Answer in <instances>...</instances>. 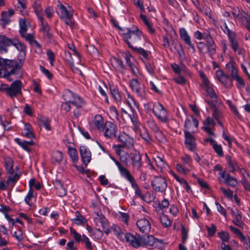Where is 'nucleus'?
I'll return each mask as SVG.
<instances>
[{"label": "nucleus", "instance_id": "f257e3e1", "mask_svg": "<svg viewBox=\"0 0 250 250\" xmlns=\"http://www.w3.org/2000/svg\"><path fill=\"white\" fill-rule=\"evenodd\" d=\"M25 57V52H19L17 61L0 57V66H2V70L0 71V77L6 78L16 76L21 70Z\"/></svg>", "mask_w": 250, "mask_h": 250}, {"label": "nucleus", "instance_id": "f03ea898", "mask_svg": "<svg viewBox=\"0 0 250 250\" xmlns=\"http://www.w3.org/2000/svg\"><path fill=\"white\" fill-rule=\"evenodd\" d=\"M117 27L119 28L120 33L124 41L130 48L134 47L133 44H139L141 42L142 38V33L137 27H133L132 28H121L118 26Z\"/></svg>", "mask_w": 250, "mask_h": 250}, {"label": "nucleus", "instance_id": "7ed1b4c3", "mask_svg": "<svg viewBox=\"0 0 250 250\" xmlns=\"http://www.w3.org/2000/svg\"><path fill=\"white\" fill-rule=\"evenodd\" d=\"M58 14L61 20L64 23L70 26L73 27L75 22L73 20V10L70 6H65L62 3H59L58 5Z\"/></svg>", "mask_w": 250, "mask_h": 250}, {"label": "nucleus", "instance_id": "20e7f679", "mask_svg": "<svg viewBox=\"0 0 250 250\" xmlns=\"http://www.w3.org/2000/svg\"><path fill=\"white\" fill-rule=\"evenodd\" d=\"M22 83L20 80L13 82L8 86L6 84H0V91L5 92L6 94L12 98L21 95Z\"/></svg>", "mask_w": 250, "mask_h": 250}, {"label": "nucleus", "instance_id": "39448f33", "mask_svg": "<svg viewBox=\"0 0 250 250\" xmlns=\"http://www.w3.org/2000/svg\"><path fill=\"white\" fill-rule=\"evenodd\" d=\"M5 168L8 174H9L8 179L7 180V184L10 183H14L17 181L20 177L19 171L17 167L16 168L17 169V171L15 172L13 169V160L12 158L9 157H6L4 159Z\"/></svg>", "mask_w": 250, "mask_h": 250}, {"label": "nucleus", "instance_id": "423d86ee", "mask_svg": "<svg viewBox=\"0 0 250 250\" xmlns=\"http://www.w3.org/2000/svg\"><path fill=\"white\" fill-rule=\"evenodd\" d=\"M152 111L156 118L163 123L168 121V114L167 109L159 103H154L152 107Z\"/></svg>", "mask_w": 250, "mask_h": 250}, {"label": "nucleus", "instance_id": "0eeeda50", "mask_svg": "<svg viewBox=\"0 0 250 250\" xmlns=\"http://www.w3.org/2000/svg\"><path fill=\"white\" fill-rule=\"evenodd\" d=\"M63 96L65 101L71 103L77 108H81L85 105L84 100L80 96L69 90L66 91Z\"/></svg>", "mask_w": 250, "mask_h": 250}, {"label": "nucleus", "instance_id": "6e6552de", "mask_svg": "<svg viewBox=\"0 0 250 250\" xmlns=\"http://www.w3.org/2000/svg\"><path fill=\"white\" fill-rule=\"evenodd\" d=\"M234 20L245 24L250 30V16L245 12H241L238 8H234L231 11Z\"/></svg>", "mask_w": 250, "mask_h": 250}, {"label": "nucleus", "instance_id": "1a4fd4ad", "mask_svg": "<svg viewBox=\"0 0 250 250\" xmlns=\"http://www.w3.org/2000/svg\"><path fill=\"white\" fill-rule=\"evenodd\" d=\"M118 140L123 148L132 149L134 147V140L132 137L127 134L124 131L120 132L118 136Z\"/></svg>", "mask_w": 250, "mask_h": 250}, {"label": "nucleus", "instance_id": "9d476101", "mask_svg": "<svg viewBox=\"0 0 250 250\" xmlns=\"http://www.w3.org/2000/svg\"><path fill=\"white\" fill-rule=\"evenodd\" d=\"M112 148L117 155L119 156L120 161L123 163L126 166L130 165L129 158L130 157V155L124 150L125 148H123V146L120 145H113Z\"/></svg>", "mask_w": 250, "mask_h": 250}, {"label": "nucleus", "instance_id": "9b49d317", "mask_svg": "<svg viewBox=\"0 0 250 250\" xmlns=\"http://www.w3.org/2000/svg\"><path fill=\"white\" fill-rule=\"evenodd\" d=\"M153 189L157 192H164L167 186L166 179L162 176H155L152 181Z\"/></svg>", "mask_w": 250, "mask_h": 250}, {"label": "nucleus", "instance_id": "f8f14e48", "mask_svg": "<svg viewBox=\"0 0 250 250\" xmlns=\"http://www.w3.org/2000/svg\"><path fill=\"white\" fill-rule=\"evenodd\" d=\"M104 135L106 138H112L116 136L118 128L115 124L110 121H106L104 126Z\"/></svg>", "mask_w": 250, "mask_h": 250}, {"label": "nucleus", "instance_id": "ddd939ff", "mask_svg": "<svg viewBox=\"0 0 250 250\" xmlns=\"http://www.w3.org/2000/svg\"><path fill=\"white\" fill-rule=\"evenodd\" d=\"M124 239L135 248L142 246V236L138 234L133 235L130 233H126L124 235Z\"/></svg>", "mask_w": 250, "mask_h": 250}, {"label": "nucleus", "instance_id": "4468645a", "mask_svg": "<svg viewBox=\"0 0 250 250\" xmlns=\"http://www.w3.org/2000/svg\"><path fill=\"white\" fill-rule=\"evenodd\" d=\"M130 158L132 161L133 169L136 171H141L143 167V163L140 152L137 150L131 152L130 153Z\"/></svg>", "mask_w": 250, "mask_h": 250}, {"label": "nucleus", "instance_id": "2eb2a0df", "mask_svg": "<svg viewBox=\"0 0 250 250\" xmlns=\"http://www.w3.org/2000/svg\"><path fill=\"white\" fill-rule=\"evenodd\" d=\"M146 245L161 248L164 246V242L162 240L156 239L153 235H150L146 237H142V246Z\"/></svg>", "mask_w": 250, "mask_h": 250}, {"label": "nucleus", "instance_id": "dca6fc26", "mask_svg": "<svg viewBox=\"0 0 250 250\" xmlns=\"http://www.w3.org/2000/svg\"><path fill=\"white\" fill-rule=\"evenodd\" d=\"M34 11L40 20L42 29L45 32H47L49 30V27L47 24H44L43 22V12L42 8L41 6V3L38 1H36L33 5Z\"/></svg>", "mask_w": 250, "mask_h": 250}, {"label": "nucleus", "instance_id": "f3484780", "mask_svg": "<svg viewBox=\"0 0 250 250\" xmlns=\"http://www.w3.org/2000/svg\"><path fill=\"white\" fill-rule=\"evenodd\" d=\"M184 134L186 147L189 150L194 151L196 148V142L194 137L187 130L184 131Z\"/></svg>", "mask_w": 250, "mask_h": 250}, {"label": "nucleus", "instance_id": "a211bd4d", "mask_svg": "<svg viewBox=\"0 0 250 250\" xmlns=\"http://www.w3.org/2000/svg\"><path fill=\"white\" fill-rule=\"evenodd\" d=\"M180 36L188 45V48L192 52H194L195 49L194 44L192 43L190 37L188 35L187 30L184 28H181L179 30Z\"/></svg>", "mask_w": 250, "mask_h": 250}, {"label": "nucleus", "instance_id": "6ab92c4d", "mask_svg": "<svg viewBox=\"0 0 250 250\" xmlns=\"http://www.w3.org/2000/svg\"><path fill=\"white\" fill-rule=\"evenodd\" d=\"M180 36L188 45V48L192 52H194L195 49L194 44L192 43L190 37L188 35L187 30L184 28H181L179 30Z\"/></svg>", "mask_w": 250, "mask_h": 250}, {"label": "nucleus", "instance_id": "aec40b11", "mask_svg": "<svg viewBox=\"0 0 250 250\" xmlns=\"http://www.w3.org/2000/svg\"><path fill=\"white\" fill-rule=\"evenodd\" d=\"M19 24L21 35L26 40L31 41L33 39L32 35L26 33L29 25L28 21L25 19H21L20 21Z\"/></svg>", "mask_w": 250, "mask_h": 250}, {"label": "nucleus", "instance_id": "412c9836", "mask_svg": "<svg viewBox=\"0 0 250 250\" xmlns=\"http://www.w3.org/2000/svg\"><path fill=\"white\" fill-rule=\"evenodd\" d=\"M219 174L220 176L219 177V180L220 181L227 184L229 186L231 187H234L237 184V182L236 179L233 177H231L225 171L220 172Z\"/></svg>", "mask_w": 250, "mask_h": 250}, {"label": "nucleus", "instance_id": "4be33fe9", "mask_svg": "<svg viewBox=\"0 0 250 250\" xmlns=\"http://www.w3.org/2000/svg\"><path fill=\"white\" fill-rule=\"evenodd\" d=\"M13 41L5 35L0 34V53H5L7 52V47L11 46Z\"/></svg>", "mask_w": 250, "mask_h": 250}, {"label": "nucleus", "instance_id": "5701e85b", "mask_svg": "<svg viewBox=\"0 0 250 250\" xmlns=\"http://www.w3.org/2000/svg\"><path fill=\"white\" fill-rule=\"evenodd\" d=\"M125 58L126 63L130 66L132 73L133 74L135 77H139V72L137 68H136L132 63V61L134 60V58L131 55L128 51H125L123 55Z\"/></svg>", "mask_w": 250, "mask_h": 250}, {"label": "nucleus", "instance_id": "b1692460", "mask_svg": "<svg viewBox=\"0 0 250 250\" xmlns=\"http://www.w3.org/2000/svg\"><path fill=\"white\" fill-rule=\"evenodd\" d=\"M212 86L208 79H204L201 84V86L207 92L208 95L213 100H216V95Z\"/></svg>", "mask_w": 250, "mask_h": 250}, {"label": "nucleus", "instance_id": "393cba45", "mask_svg": "<svg viewBox=\"0 0 250 250\" xmlns=\"http://www.w3.org/2000/svg\"><path fill=\"white\" fill-rule=\"evenodd\" d=\"M136 225L140 231L143 233L148 232L151 228L149 221L145 218L138 220Z\"/></svg>", "mask_w": 250, "mask_h": 250}, {"label": "nucleus", "instance_id": "a878e982", "mask_svg": "<svg viewBox=\"0 0 250 250\" xmlns=\"http://www.w3.org/2000/svg\"><path fill=\"white\" fill-rule=\"evenodd\" d=\"M125 178L131 183L132 188L135 190L136 195L139 196L142 200L145 201V196L142 194L141 190L140 189L138 186V185L135 182V180L131 173L129 174Z\"/></svg>", "mask_w": 250, "mask_h": 250}, {"label": "nucleus", "instance_id": "bb28decb", "mask_svg": "<svg viewBox=\"0 0 250 250\" xmlns=\"http://www.w3.org/2000/svg\"><path fill=\"white\" fill-rule=\"evenodd\" d=\"M80 152L83 164L87 165L91 160V154L89 150L84 146H81Z\"/></svg>", "mask_w": 250, "mask_h": 250}, {"label": "nucleus", "instance_id": "cd10ccee", "mask_svg": "<svg viewBox=\"0 0 250 250\" xmlns=\"http://www.w3.org/2000/svg\"><path fill=\"white\" fill-rule=\"evenodd\" d=\"M230 213L233 216V223L238 227L242 228L243 226V222L240 212L237 209H231Z\"/></svg>", "mask_w": 250, "mask_h": 250}, {"label": "nucleus", "instance_id": "c85d7f7f", "mask_svg": "<svg viewBox=\"0 0 250 250\" xmlns=\"http://www.w3.org/2000/svg\"><path fill=\"white\" fill-rule=\"evenodd\" d=\"M203 124V129L209 135H214V133L211 129L212 127L215 125L214 121L211 117H208L204 120Z\"/></svg>", "mask_w": 250, "mask_h": 250}, {"label": "nucleus", "instance_id": "c756f323", "mask_svg": "<svg viewBox=\"0 0 250 250\" xmlns=\"http://www.w3.org/2000/svg\"><path fill=\"white\" fill-rule=\"evenodd\" d=\"M92 124L100 131H104V120L101 115H96L95 116Z\"/></svg>", "mask_w": 250, "mask_h": 250}, {"label": "nucleus", "instance_id": "7c9ffc66", "mask_svg": "<svg viewBox=\"0 0 250 250\" xmlns=\"http://www.w3.org/2000/svg\"><path fill=\"white\" fill-rule=\"evenodd\" d=\"M229 40L234 51L239 55L243 54V50L239 46L238 42L235 35H230Z\"/></svg>", "mask_w": 250, "mask_h": 250}, {"label": "nucleus", "instance_id": "2f4dec72", "mask_svg": "<svg viewBox=\"0 0 250 250\" xmlns=\"http://www.w3.org/2000/svg\"><path fill=\"white\" fill-rule=\"evenodd\" d=\"M226 159L229 167L232 171L240 170L241 172V169L244 168L241 167L235 160L232 159L230 156H227Z\"/></svg>", "mask_w": 250, "mask_h": 250}, {"label": "nucleus", "instance_id": "473e14b6", "mask_svg": "<svg viewBox=\"0 0 250 250\" xmlns=\"http://www.w3.org/2000/svg\"><path fill=\"white\" fill-rule=\"evenodd\" d=\"M241 173L243 175V179L241 182L244 186V188L247 190L250 189V176L246 172L244 168L241 169Z\"/></svg>", "mask_w": 250, "mask_h": 250}, {"label": "nucleus", "instance_id": "72a5a7b5", "mask_svg": "<svg viewBox=\"0 0 250 250\" xmlns=\"http://www.w3.org/2000/svg\"><path fill=\"white\" fill-rule=\"evenodd\" d=\"M111 159L114 161L116 165L117 166L118 169L120 172L121 175L124 178L130 174V172L126 168L124 167L121 164L115 160L113 157H111Z\"/></svg>", "mask_w": 250, "mask_h": 250}, {"label": "nucleus", "instance_id": "f704fd0d", "mask_svg": "<svg viewBox=\"0 0 250 250\" xmlns=\"http://www.w3.org/2000/svg\"><path fill=\"white\" fill-rule=\"evenodd\" d=\"M72 222L76 225L79 226L86 223L87 221L79 212L77 211L75 212V217L71 219Z\"/></svg>", "mask_w": 250, "mask_h": 250}, {"label": "nucleus", "instance_id": "c9c22d12", "mask_svg": "<svg viewBox=\"0 0 250 250\" xmlns=\"http://www.w3.org/2000/svg\"><path fill=\"white\" fill-rule=\"evenodd\" d=\"M130 85L132 90L137 93L138 95H140V92L142 87L138 80L132 79L130 81Z\"/></svg>", "mask_w": 250, "mask_h": 250}, {"label": "nucleus", "instance_id": "e433bc0d", "mask_svg": "<svg viewBox=\"0 0 250 250\" xmlns=\"http://www.w3.org/2000/svg\"><path fill=\"white\" fill-rule=\"evenodd\" d=\"M36 196L34 193L33 189H30L24 198V202L30 207L33 205V200L36 199Z\"/></svg>", "mask_w": 250, "mask_h": 250}, {"label": "nucleus", "instance_id": "4c0bfd02", "mask_svg": "<svg viewBox=\"0 0 250 250\" xmlns=\"http://www.w3.org/2000/svg\"><path fill=\"white\" fill-rule=\"evenodd\" d=\"M226 68L231 73L232 78H239L237 75V71L232 62H229L226 64Z\"/></svg>", "mask_w": 250, "mask_h": 250}, {"label": "nucleus", "instance_id": "58836bf2", "mask_svg": "<svg viewBox=\"0 0 250 250\" xmlns=\"http://www.w3.org/2000/svg\"><path fill=\"white\" fill-rule=\"evenodd\" d=\"M111 65L117 70L120 71H122L123 69V62L115 57H112L110 59Z\"/></svg>", "mask_w": 250, "mask_h": 250}, {"label": "nucleus", "instance_id": "ea45409f", "mask_svg": "<svg viewBox=\"0 0 250 250\" xmlns=\"http://www.w3.org/2000/svg\"><path fill=\"white\" fill-rule=\"evenodd\" d=\"M68 153L72 161L76 163L78 160V154L77 150L70 147H68Z\"/></svg>", "mask_w": 250, "mask_h": 250}, {"label": "nucleus", "instance_id": "a19ab883", "mask_svg": "<svg viewBox=\"0 0 250 250\" xmlns=\"http://www.w3.org/2000/svg\"><path fill=\"white\" fill-rule=\"evenodd\" d=\"M140 17H141V19L143 20L144 24L147 27L148 32L151 34H154L155 33V29L153 28L151 24L149 22L146 16L143 14H141Z\"/></svg>", "mask_w": 250, "mask_h": 250}, {"label": "nucleus", "instance_id": "79ce46f5", "mask_svg": "<svg viewBox=\"0 0 250 250\" xmlns=\"http://www.w3.org/2000/svg\"><path fill=\"white\" fill-rule=\"evenodd\" d=\"M70 233L77 243H80L81 241H82L83 239V235L82 236L73 228H70Z\"/></svg>", "mask_w": 250, "mask_h": 250}, {"label": "nucleus", "instance_id": "37998d69", "mask_svg": "<svg viewBox=\"0 0 250 250\" xmlns=\"http://www.w3.org/2000/svg\"><path fill=\"white\" fill-rule=\"evenodd\" d=\"M30 128L31 126L29 125L25 124L24 129L22 132V135L24 136L29 139L34 138V135L30 130Z\"/></svg>", "mask_w": 250, "mask_h": 250}, {"label": "nucleus", "instance_id": "c03bdc74", "mask_svg": "<svg viewBox=\"0 0 250 250\" xmlns=\"http://www.w3.org/2000/svg\"><path fill=\"white\" fill-rule=\"evenodd\" d=\"M10 17L6 12H2L1 14V24L2 26L4 28L5 26L9 24L10 22Z\"/></svg>", "mask_w": 250, "mask_h": 250}, {"label": "nucleus", "instance_id": "a18cd8bd", "mask_svg": "<svg viewBox=\"0 0 250 250\" xmlns=\"http://www.w3.org/2000/svg\"><path fill=\"white\" fill-rule=\"evenodd\" d=\"M154 161L156 166L161 169L165 168L167 167V164L162 158L159 156H156L154 158Z\"/></svg>", "mask_w": 250, "mask_h": 250}, {"label": "nucleus", "instance_id": "49530a36", "mask_svg": "<svg viewBox=\"0 0 250 250\" xmlns=\"http://www.w3.org/2000/svg\"><path fill=\"white\" fill-rule=\"evenodd\" d=\"M126 99V102L129 106V107L130 108L131 110L133 111L135 107H137V105L136 103L135 102V101L133 99V98L130 95L128 94L127 95Z\"/></svg>", "mask_w": 250, "mask_h": 250}, {"label": "nucleus", "instance_id": "de8ad7c7", "mask_svg": "<svg viewBox=\"0 0 250 250\" xmlns=\"http://www.w3.org/2000/svg\"><path fill=\"white\" fill-rule=\"evenodd\" d=\"M217 234L218 237L222 241V243H225V242H227L229 241V235L227 232L221 231L218 232Z\"/></svg>", "mask_w": 250, "mask_h": 250}, {"label": "nucleus", "instance_id": "09e8293b", "mask_svg": "<svg viewBox=\"0 0 250 250\" xmlns=\"http://www.w3.org/2000/svg\"><path fill=\"white\" fill-rule=\"evenodd\" d=\"M52 159L56 162L59 163L63 159L62 153L59 151H56L53 152L52 154Z\"/></svg>", "mask_w": 250, "mask_h": 250}, {"label": "nucleus", "instance_id": "8fccbe9b", "mask_svg": "<svg viewBox=\"0 0 250 250\" xmlns=\"http://www.w3.org/2000/svg\"><path fill=\"white\" fill-rule=\"evenodd\" d=\"M212 116L217 121L218 124L220 125H222L221 122L220 121L222 115L221 112L218 110L215 107H213V111L212 114Z\"/></svg>", "mask_w": 250, "mask_h": 250}, {"label": "nucleus", "instance_id": "3c124183", "mask_svg": "<svg viewBox=\"0 0 250 250\" xmlns=\"http://www.w3.org/2000/svg\"><path fill=\"white\" fill-rule=\"evenodd\" d=\"M239 239L244 246L247 248L250 249V237L249 236H245L243 234Z\"/></svg>", "mask_w": 250, "mask_h": 250}, {"label": "nucleus", "instance_id": "603ef678", "mask_svg": "<svg viewBox=\"0 0 250 250\" xmlns=\"http://www.w3.org/2000/svg\"><path fill=\"white\" fill-rule=\"evenodd\" d=\"M109 114L110 117L112 120L117 119L118 118V112L114 106H111L109 108Z\"/></svg>", "mask_w": 250, "mask_h": 250}, {"label": "nucleus", "instance_id": "864d4df0", "mask_svg": "<svg viewBox=\"0 0 250 250\" xmlns=\"http://www.w3.org/2000/svg\"><path fill=\"white\" fill-rule=\"evenodd\" d=\"M111 228L114 230L115 235H117L120 239L123 240H124V235H125V233L121 232L119 227L113 226Z\"/></svg>", "mask_w": 250, "mask_h": 250}, {"label": "nucleus", "instance_id": "5fc2aeb1", "mask_svg": "<svg viewBox=\"0 0 250 250\" xmlns=\"http://www.w3.org/2000/svg\"><path fill=\"white\" fill-rule=\"evenodd\" d=\"M208 52L210 55L214 54L216 52L215 46L211 39L208 42Z\"/></svg>", "mask_w": 250, "mask_h": 250}, {"label": "nucleus", "instance_id": "6e6d98bb", "mask_svg": "<svg viewBox=\"0 0 250 250\" xmlns=\"http://www.w3.org/2000/svg\"><path fill=\"white\" fill-rule=\"evenodd\" d=\"M34 143L32 141H23L20 143V145L26 151H29L30 150V146L33 145Z\"/></svg>", "mask_w": 250, "mask_h": 250}, {"label": "nucleus", "instance_id": "4d7b16f0", "mask_svg": "<svg viewBox=\"0 0 250 250\" xmlns=\"http://www.w3.org/2000/svg\"><path fill=\"white\" fill-rule=\"evenodd\" d=\"M40 125L43 127L47 130H50L51 129L49 121L48 119L46 118H43L40 121Z\"/></svg>", "mask_w": 250, "mask_h": 250}, {"label": "nucleus", "instance_id": "13d9d810", "mask_svg": "<svg viewBox=\"0 0 250 250\" xmlns=\"http://www.w3.org/2000/svg\"><path fill=\"white\" fill-rule=\"evenodd\" d=\"M160 221H161L162 224L165 227H170L171 225V221L168 219L166 215H162L160 217Z\"/></svg>", "mask_w": 250, "mask_h": 250}, {"label": "nucleus", "instance_id": "bf43d9fd", "mask_svg": "<svg viewBox=\"0 0 250 250\" xmlns=\"http://www.w3.org/2000/svg\"><path fill=\"white\" fill-rule=\"evenodd\" d=\"M29 185L30 187V189L33 188H35L37 190L40 189L41 186L39 182H37L34 179H32L29 181Z\"/></svg>", "mask_w": 250, "mask_h": 250}, {"label": "nucleus", "instance_id": "052dcab7", "mask_svg": "<svg viewBox=\"0 0 250 250\" xmlns=\"http://www.w3.org/2000/svg\"><path fill=\"white\" fill-rule=\"evenodd\" d=\"M118 217L122 221L127 224L128 221L129 219V215L127 213L119 211L118 213Z\"/></svg>", "mask_w": 250, "mask_h": 250}, {"label": "nucleus", "instance_id": "680f3d73", "mask_svg": "<svg viewBox=\"0 0 250 250\" xmlns=\"http://www.w3.org/2000/svg\"><path fill=\"white\" fill-rule=\"evenodd\" d=\"M132 49L140 55H142L145 58H146L148 55L147 52L142 48H138L137 47H134Z\"/></svg>", "mask_w": 250, "mask_h": 250}, {"label": "nucleus", "instance_id": "e2e57ef3", "mask_svg": "<svg viewBox=\"0 0 250 250\" xmlns=\"http://www.w3.org/2000/svg\"><path fill=\"white\" fill-rule=\"evenodd\" d=\"M140 135L146 142L149 143L151 139L146 129L141 130L140 131Z\"/></svg>", "mask_w": 250, "mask_h": 250}, {"label": "nucleus", "instance_id": "0e129e2a", "mask_svg": "<svg viewBox=\"0 0 250 250\" xmlns=\"http://www.w3.org/2000/svg\"><path fill=\"white\" fill-rule=\"evenodd\" d=\"M220 190L223 193L224 195L229 199H231L233 196V192L229 188H225L221 187Z\"/></svg>", "mask_w": 250, "mask_h": 250}, {"label": "nucleus", "instance_id": "69168bd1", "mask_svg": "<svg viewBox=\"0 0 250 250\" xmlns=\"http://www.w3.org/2000/svg\"><path fill=\"white\" fill-rule=\"evenodd\" d=\"M81 242L84 243L85 244L86 247L88 250H92V246L89 239L85 235H83V239Z\"/></svg>", "mask_w": 250, "mask_h": 250}, {"label": "nucleus", "instance_id": "338daca9", "mask_svg": "<svg viewBox=\"0 0 250 250\" xmlns=\"http://www.w3.org/2000/svg\"><path fill=\"white\" fill-rule=\"evenodd\" d=\"M91 236L95 239H100L102 237L103 232L99 229H96L92 231Z\"/></svg>", "mask_w": 250, "mask_h": 250}, {"label": "nucleus", "instance_id": "774afa93", "mask_svg": "<svg viewBox=\"0 0 250 250\" xmlns=\"http://www.w3.org/2000/svg\"><path fill=\"white\" fill-rule=\"evenodd\" d=\"M12 45H14L15 46V47L17 49V50L19 51L20 52H25V46L22 43L19 42H13V43Z\"/></svg>", "mask_w": 250, "mask_h": 250}]
</instances>
